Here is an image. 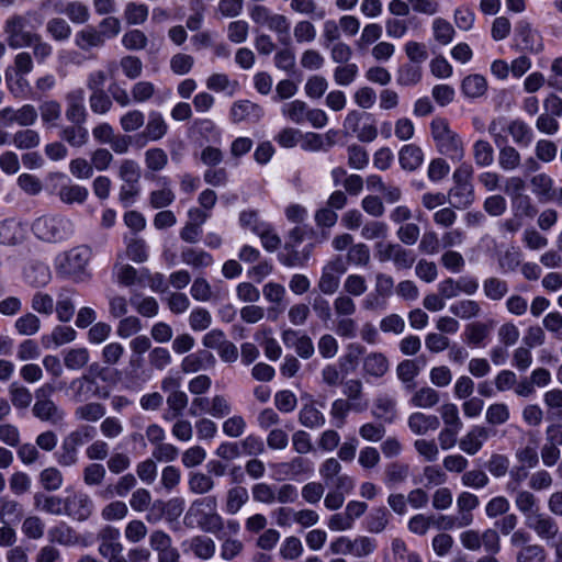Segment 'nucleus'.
<instances>
[{
  "label": "nucleus",
  "mask_w": 562,
  "mask_h": 562,
  "mask_svg": "<svg viewBox=\"0 0 562 562\" xmlns=\"http://www.w3.org/2000/svg\"><path fill=\"white\" fill-rule=\"evenodd\" d=\"M387 358L381 352H370L363 359L364 374L381 378L389 371Z\"/></svg>",
  "instance_id": "33"
},
{
  "label": "nucleus",
  "mask_w": 562,
  "mask_h": 562,
  "mask_svg": "<svg viewBox=\"0 0 562 562\" xmlns=\"http://www.w3.org/2000/svg\"><path fill=\"white\" fill-rule=\"evenodd\" d=\"M413 447L418 457L425 462H436L439 459V447L434 439H416Z\"/></svg>",
  "instance_id": "56"
},
{
  "label": "nucleus",
  "mask_w": 562,
  "mask_h": 562,
  "mask_svg": "<svg viewBox=\"0 0 562 562\" xmlns=\"http://www.w3.org/2000/svg\"><path fill=\"white\" fill-rule=\"evenodd\" d=\"M76 291L70 288H63L55 302L56 317L60 323H69L76 314Z\"/></svg>",
  "instance_id": "16"
},
{
  "label": "nucleus",
  "mask_w": 562,
  "mask_h": 562,
  "mask_svg": "<svg viewBox=\"0 0 562 562\" xmlns=\"http://www.w3.org/2000/svg\"><path fill=\"white\" fill-rule=\"evenodd\" d=\"M198 526L205 532L215 535L221 538V532L224 530V519L217 513H206L195 516Z\"/></svg>",
  "instance_id": "55"
},
{
  "label": "nucleus",
  "mask_w": 562,
  "mask_h": 562,
  "mask_svg": "<svg viewBox=\"0 0 562 562\" xmlns=\"http://www.w3.org/2000/svg\"><path fill=\"white\" fill-rule=\"evenodd\" d=\"M499 149L498 165L505 171H513L520 166L521 157L518 150L509 146L507 143L504 145H496Z\"/></svg>",
  "instance_id": "51"
},
{
  "label": "nucleus",
  "mask_w": 562,
  "mask_h": 562,
  "mask_svg": "<svg viewBox=\"0 0 562 562\" xmlns=\"http://www.w3.org/2000/svg\"><path fill=\"white\" fill-rule=\"evenodd\" d=\"M423 79V66L404 63L396 70V83L402 87L417 86Z\"/></svg>",
  "instance_id": "30"
},
{
  "label": "nucleus",
  "mask_w": 562,
  "mask_h": 562,
  "mask_svg": "<svg viewBox=\"0 0 562 562\" xmlns=\"http://www.w3.org/2000/svg\"><path fill=\"white\" fill-rule=\"evenodd\" d=\"M69 495L65 497V515L83 521L89 518L93 509L91 497L82 491L66 490Z\"/></svg>",
  "instance_id": "9"
},
{
  "label": "nucleus",
  "mask_w": 562,
  "mask_h": 562,
  "mask_svg": "<svg viewBox=\"0 0 562 562\" xmlns=\"http://www.w3.org/2000/svg\"><path fill=\"white\" fill-rule=\"evenodd\" d=\"M205 86L210 91L223 93L226 97H233L239 90V83L235 79H231L225 72H213L206 80Z\"/></svg>",
  "instance_id": "20"
},
{
  "label": "nucleus",
  "mask_w": 562,
  "mask_h": 562,
  "mask_svg": "<svg viewBox=\"0 0 562 562\" xmlns=\"http://www.w3.org/2000/svg\"><path fill=\"white\" fill-rule=\"evenodd\" d=\"M75 44L82 50H89L93 47L103 46L104 42L99 31L92 26H87L76 33Z\"/></svg>",
  "instance_id": "42"
},
{
  "label": "nucleus",
  "mask_w": 562,
  "mask_h": 562,
  "mask_svg": "<svg viewBox=\"0 0 562 562\" xmlns=\"http://www.w3.org/2000/svg\"><path fill=\"white\" fill-rule=\"evenodd\" d=\"M487 80L483 75L471 74L461 81V92L468 99H479L487 91Z\"/></svg>",
  "instance_id": "27"
},
{
  "label": "nucleus",
  "mask_w": 562,
  "mask_h": 562,
  "mask_svg": "<svg viewBox=\"0 0 562 562\" xmlns=\"http://www.w3.org/2000/svg\"><path fill=\"white\" fill-rule=\"evenodd\" d=\"M449 311L461 319H471L481 315L482 307L474 300H461L452 303Z\"/></svg>",
  "instance_id": "50"
},
{
  "label": "nucleus",
  "mask_w": 562,
  "mask_h": 562,
  "mask_svg": "<svg viewBox=\"0 0 562 562\" xmlns=\"http://www.w3.org/2000/svg\"><path fill=\"white\" fill-rule=\"evenodd\" d=\"M281 339L286 348L294 349L303 359H308L314 355V344L305 334L289 328L283 330Z\"/></svg>",
  "instance_id": "14"
},
{
  "label": "nucleus",
  "mask_w": 562,
  "mask_h": 562,
  "mask_svg": "<svg viewBox=\"0 0 562 562\" xmlns=\"http://www.w3.org/2000/svg\"><path fill=\"white\" fill-rule=\"evenodd\" d=\"M78 333L69 325H57L53 328L50 334L42 337V342L45 348H58L60 346L70 344L76 340Z\"/></svg>",
  "instance_id": "23"
},
{
  "label": "nucleus",
  "mask_w": 562,
  "mask_h": 562,
  "mask_svg": "<svg viewBox=\"0 0 562 562\" xmlns=\"http://www.w3.org/2000/svg\"><path fill=\"white\" fill-rule=\"evenodd\" d=\"M106 408L102 403L88 402L75 409V417L78 420L95 423L104 417Z\"/></svg>",
  "instance_id": "44"
},
{
  "label": "nucleus",
  "mask_w": 562,
  "mask_h": 562,
  "mask_svg": "<svg viewBox=\"0 0 562 562\" xmlns=\"http://www.w3.org/2000/svg\"><path fill=\"white\" fill-rule=\"evenodd\" d=\"M190 294L198 302H211L220 299L221 296H226L227 291L221 293L220 290H213L205 278L199 277L194 279L190 288Z\"/></svg>",
  "instance_id": "28"
},
{
  "label": "nucleus",
  "mask_w": 562,
  "mask_h": 562,
  "mask_svg": "<svg viewBox=\"0 0 562 562\" xmlns=\"http://www.w3.org/2000/svg\"><path fill=\"white\" fill-rule=\"evenodd\" d=\"M483 293L491 301L503 300L509 291L507 281L497 277H490L483 281Z\"/></svg>",
  "instance_id": "49"
},
{
  "label": "nucleus",
  "mask_w": 562,
  "mask_h": 562,
  "mask_svg": "<svg viewBox=\"0 0 562 562\" xmlns=\"http://www.w3.org/2000/svg\"><path fill=\"white\" fill-rule=\"evenodd\" d=\"M532 192L541 199L551 200L554 196L553 180L546 173H539L531 179Z\"/></svg>",
  "instance_id": "62"
},
{
  "label": "nucleus",
  "mask_w": 562,
  "mask_h": 562,
  "mask_svg": "<svg viewBox=\"0 0 562 562\" xmlns=\"http://www.w3.org/2000/svg\"><path fill=\"white\" fill-rule=\"evenodd\" d=\"M215 358L209 351L202 350L186 356L181 361V370L183 373L190 374L212 368Z\"/></svg>",
  "instance_id": "22"
},
{
  "label": "nucleus",
  "mask_w": 562,
  "mask_h": 562,
  "mask_svg": "<svg viewBox=\"0 0 562 562\" xmlns=\"http://www.w3.org/2000/svg\"><path fill=\"white\" fill-rule=\"evenodd\" d=\"M423 359H407L400 362L396 367L397 379L404 384L405 390H412L415 386V379L425 367Z\"/></svg>",
  "instance_id": "21"
},
{
  "label": "nucleus",
  "mask_w": 562,
  "mask_h": 562,
  "mask_svg": "<svg viewBox=\"0 0 562 562\" xmlns=\"http://www.w3.org/2000/svg\"><path fill=\"white\" fill-rule=\"evenodd\" d=\"M525 526L532 530L539 539L554 547L558 555L562 554V533L552 517L540 512L526 520Z\"/></svg>",
  "instance_id": "4"
},
{
  "label": "nucleus",
  "mask_w": 562,
  "mask_h": 562,
  "mask_svg": "<svg viewBox=\"0 0 562 562\" xmlns=\"http://www.w3.org/2000/svg\"><path fill=\"white\" fill-rule=\"evenodd\" d=\"M248 499L249 494L246 487L234 486L227 491L224 510L229 515H235Z\"/></svg>",
  "instance_id": "41"
},
{
  "label": "nucleus",
  "mask_w": 562,
  "mask_h": 562,
  "mask_svg": "<svg viewBox=\"0 0 562 562\" xmlns=\"http://www.w3.org/2000/svg\"><path fill=\"white\" fill-rule=\"evenodd\" d=\"M383 34V29L379 23L366 24L361 31L360 37L356 41V47L359 50H366L369 46L376 44Z\"/></svg>",
  "instance_id": "57"
},
{
  "label": "nucleus",
  "mask_w": 562,
  "mask_h": 562,
  "mask_svg": "<svg viewBox=\"0 0 562 562\" xmlns=\"http://www.w3.org/2000/svg\"><path fill=\"white\" fill-rule=\"evenodd\" d=\"M439 401V393L435 389L430 386H423L413 393L409 404L413 407L430 409L435 407Z\"/></svg>",
  "instance_id": "35"
},
{
  "label": "nucleus",
  "mask_w": 562,
  "mask_h": 562,
  "mask_svg": "<svg viewBox=\"0 0 562 562\" xmlns=\"http://www.w3.org/2000/svg\"><path fill=\"white\" fill-rule=\"evenodd\" d=\"M188 395L183 391L175 392L168 394L167 396V406L168 409L164 415V419L169 422L180 417L188 406Z\"/></svg>",
  "instance_id": "47"
},
{
  "label": "nucleus",
  "mask_w": 562,
  "mask_h": 562,
  "mask_svg": "<svg viewBox=\"0 0 562 562\" xmlns=\"http://www.w3.org/2000/svg\"><path fill=\"white\" fill-rule=\"evenodd\" d=\"M56 178L61 180V184L57 191L59 200L65 204H82L89 195L86 187L71 182L64 173H56Z\"/></svg>",
  "instance_id": "13"
},
{
  "label": "nucleus",
  "mask_w": 562,
  "mask_h": 562,
  "mask_svg": "<svg viewBox=\"0 0 562 562\" xmlns=\"http://www.w3.org/2000/svg\"><path fill=\"white\" fill-rule=\"evenodd\" d=\"M431 34L435 42L446 46L453 41L456 31L448 20L443 18H435L431 22Z\"/></svg>",
  "instance_id": "39"
},
{
  "label": "nucleus",
  "mask_w": 562,
  "mask_h": 562,
  "mask_svg": "<svg viewBox=\"0 0 562 562\" xmlns=\"http://www.w3.org/2000/svg\"><path fill=\"white\" fill-rule=\"evenodd\" d=\"M263 116V110L256 103L248 100H239L232 104L229 117L233 123L243 121L257 122Z\"/></svg>",
  "instance_id": "17"
},
{
  "label": "nucleus",
  "mask_w": 562,
  "mask_h": 562,
  "mask_svg": "<svg viewBox=\"0 0 562 562\" xmlns=\"http://www.w3.org/2000/svg\"><path fill=\"white\" fill-rule=\"evenodd\" d=\"M518 36L526 50L538 53L543 47L541 35L528 23H521L518 26Z\"/></svg>",
  "instance_id": "37"
},
{
  "label": "nucleus",
  "mask_w": 562,
  "mask_h": 562,
  "mask_svg": "<svg viewBox=\"0 0 562 562\" xmlns=\"http://www.w3.org/2000/svg\"><path fill=\"white\" fill-rule=\"evenodd\" d=\"M307 110L308 105L304 101L293 100L282 105L281 113L286 120L295 124H303L306 122Z\"/></svg>",
  "instance_id": "54"
},
{
  "label": "nucleus",
  "mask_w": 562,
  "mask_h": 562,
  "mask_svg": "<svg viewBox=\"0 0 562 562\" xmlns=\"http://www.w3.org/2000/svg\"><path fill=\"white\" fill-rule=\"evenodd\" d=\"M11 143L20 150L33 149L40 145L41 136L35 130L23 128L13 134Z\"/></svg>",
  "instance_id": "52"
},
{
  "label": "nucleus",
  "mask_w": 562,
  "mask_h": 562,
  "mask_svg": "<svg viewBox=\"0 0 562 562\" xmlns=\"http://www.w3.org/2000/svg\"><path fill=\"white\" fill-rule=\"evenodd\" d=\"M168 130L164 115L158 111H150L142 135L149 142H157L168 133Z\"/></svg>",
  "instance_id": "25"
},
{
  "label": "nucleus",
  "mask_w": 562,
  "mask_h": 562,
  "mask_svg": "<svg viewBox=\"0 0 562 562\" xmlns=\"http://www.w3.org/2000/svg\"><path fill=\"white\" fill-rule=\"evenodd\" d=\"M347 268L340 258H336L327 262L322 270V276L318 281V289L322 293L331 295L340 284V278L346 272Z\"/></svg>",
  "instance_id": "10"
},
{
  "label": "nucleus",
  "mask_w": 562,
  "mask_h": 562,
  "mask_svg": "<svg viewBox=\"0 0 562 562\" xmlns=\"http://www.w3.org/2000/svg\"><path fill=\"white\" fill-rule=\"evenodd\" d=\"M150 548L157 553L158 562H180V553L172 546L170 536L161 530L154 531L149 537Z\"/></svg>",
  "instance_id": "11"
},
{
  "label": "nucleus",
  "mask_w": 562,
  "mask_h": 562,
  "mask_svg": "<svg viewBox=\"0 0 562 562\" xmlns=\"http://www.w3.org/2000/svg\"><path fill=\"white\" fill-rule=\"evenodd\" d=\"M479 497L470 492H462L457 498L459 509L458 524L459 528L469 526L472 520L471 512L479 506Z\"/></svg>",
  "instance_id": "26"
},
{
  "label": "nucleus",
  "mask_w": 562,
  "mask_h": 562,
  "mask_svg": "<svg viewBox=\"0 0 562 562\" xmlns=\"http://www.w3.org/2000/svg\"><path fill=\"white\" fill-rule=\"evenodd\" d=\"M90 361V352L86 347L69 348L64 352V364L70 371L83 369Z\"/></svg>",
  "instance_id": "36"
},
{
  "label": "nucleus",
  "mask_w": 562,
  "mask_h": 562,
  "mask_svg": "<svg viewBox=\"0 0 562 562\" xmlns=\"http://www.w3.org/2000/svg\"><path fill=\"white\" fill-rule=\"evenodd\" d=\"M86 94L83 89L77 88L66 95L67 109L66 117L72 124H85L87 121V110L85 105Z\"/></svg>",
  "instance_id": "15"
},
{
  "label": "nucleus",
  "mask_w": 562,
  "mask_h": 562,
  "mask_svg": "<svg viewBox=\"0 0 562 562\" xmlns=\"http://www.w3.org/2000/svg\"><path fill=\"white\" fill-rule=\"evenodd\" d=\"M35 507L50 515H65V498L53 495L37 494L34 497Z\"/></svg>",
  "instance_id": "38"
},
{
  "label": "nucleus",
  "mask_w": 562,
  "mask_h": 562,
  "mask_svg": "<svg viewBox=\"0 0 562 562\" xmlns=\"http://www.w3.org/2000/svg\"><path fill=\"white\" fill-rule=\"evenodd\" d=\"M300 423L306 428H319L325 425L324 414L313 404H305L299 413Z\"/></svg>",
  "instance_id": "46"
},
{
  "label": "nucleus",
  "mask_w": 562,
  "mask_h": 562,
  "mask_svg": "<svg viewBox=\"0 0 562 562\" xmlns=\"http://www.w3.org/2000/svg\"><path fill=\"white\" fill-rule=\"evenodd\" d=\"M126 243V256L136 263L147 260L148 251L144 239L136 237H124Z\"/></svg>",
  "instance_id": "63"
},
{
  "label": "nucleus",
  "mask_w": 562,
  "mask_h": 562,
  "mask_svg": "<svg viewBox=\"0 0 562 562\" xmlns=\"http://www.w3.org/2000/svg\"><path fill=\"white\" fill-rule=\"evenodd\" d=\"M255 235L260 238L262 247L269 252L276 251L281 245V238L269 223L257 226Z\"/></svg>",
  "instance_id": "60"
},
{
  "label": "nucleus",
  "mask_w": 562,
  "mask_h": 562,
  "mask_svg": "<svg viewBox=\"0 0 562 562\" xmlns=\"http://www.w3.org/2000/svg\"><path fill=\"white\" fill-rule=\"evenodd\" d=\"M188 549L201 560H210L216 551L215 542L206 536H195L187 541Z\"/></svg>",
  "instance_id": "32"
},
{
  "label": "nucleus",
  "mask_w": 562,
  "mask_h": 562,
  "mask_svg": "<svg viewBox=\"0 0 562 562\" xmlns=\"http://www.w3.org/2000/svg\"><path fill=\"white\" fill-rule=\"evenodd\" d=\"M42 124L46 128H53L57 126L58 121L61 117V105L55 100H47L38 106Z\"/></svg>",
  "instance_id": "43"
},
{
  "label": "nucleus",
  "mask_w": 562,
  "mask_h": 562,
  "mask_svg": "<svg viewBox=\"0 0 562 562\" xmlns=\"http://www.w3.org/2000/svg\"><path fill=\"white\" fill-rule=\"evenodd\" d=\"M396 405V400L393 396L379 395L374 401L372 415L386 424H392L397 417Z\"/></svg>",
  "instance_id": "24"
},
{
  "label": "nucleus",
  "mask_w": 562,
  "mask_h": 562,
  "mask_svg": "<svg viewBox=\"0 0 562 562\" xmlns=\"http://www.w3.org/2000/svg\"><path fill=\"white\" fill-rule=\"evenodd\" d=\"M53 392L54 387L50 384H45L42 387H40L36 392L37 400L33 405L32 412L36 418L43 422L58 424L65 417L64 411L60 409L52 400L40 398L41 394L45 396L49 395Z\"/></svg>",
  "instance_id": "8"
},
{
  "label": "nucleus",
  "mask_w": 562,
  "mask_h": 562,
  "mask_svg": "<svg viewBox=\"0 0 562 562\" xmlns=\"http://www.w3.org/2000/svg\"><path fill=\"white\" fill-rule=\"evenodd\" d=\"M99 553L104 558L113 554L123 553V544L121 543V532L117 528L105 527L100 532Z\"/></svg>",
  "instance_id": "19"
},
{
  "label": "nucleus",
  "mask_w": 562,
  "mask_h": 562,
  "mask_svg": "<svg viewBox=\"0 0 562 562\" xmlns=\"http://www.w3.org/2000/svg\"><path fill=\"white\" fill-rule=\"evenodd\" d=\"M510 418V411L505 403H493L487 406L485 420L488 425L499 426L506 424Z\"/></svg>",
  "instance_id": "61"
},
{
  "label": "nucleus",
  "mask_w": 562,
  "mask_h": 562,
  "mask_svg": "<svg viewBox=\"0 0 562 562\" xmlns=\"http://www.w3.org/2000/svg\"><path fill=\"white\" fill-rule=\"evenodd\" d=\"M34 236L48 244H59L75 234V223L66 215L48 213L36 217L31 226Z\"/></svg>",
  "instance_id": "1"
},
{
  "label": "nucleus",
  "mask_w": 562,
  "mask_h": 562,
  "mask_svg": "<svg viewBox=\"0 0 562 562\" xmlns=\"http://www.w3.org/2000/svg\"><path fill=\"white\" fill-rule=\"evenodd\" d=\"M490 436L491 429L482 425H474L459 440V448L468 456H474L483 448Z\"/></svg>",
  "instance_id": "12"
},
{
  "label": "nucleus",
  "mask_w": 562,
  "mask_h": 562,
  "mask_svg": "<svg viewBox=\"0 0 562 562\" xmlns=\"http://www.w3.org/2000/svg\"><path fill=\"white\" fill-rule=\"evenodd\" d=\"M375 258L380 262L392 261L397 269H408L415 261L412 251L403 248L400 244L385 241L375 244Z\"/></svg>",
  "instance_id": "6"
},
{
  "label": "nucleus",
  "mask_w": 562,
  "mask_h": 562,
  "mask_svg": "<svg viewBox=\"0 0 562 562\" xmlns=\"http://www.w3.org/2000/svg\"><path fill=\"white\" fill-rule=\"evenodd\" d=\"M93 437L92 428L85 426L70 432L63 441L59 451L56 453V460L59 465L69 468L78 462V447L86 439Z\"/></svg>",
  "instance_id": "5"
},
{
  "label": "nucleus",
  "mask_w": 562,
  "mask_h": 562,
  "mask_svg": "<svg viewBox=\"0 0 562 562\" xmlns=\"http://www.w3.org/2000/svg\"><path fill=\"white\" fill-rule=\"evenodd\" d=\"M439 151L446 155L454 162L462 161L464 157V147L462 140L453 132L449 136L436 143Z\"/></svg>",
  "instance_id": "31"
},
{
  "label": "nucleus",
  "mask_w": 562,
  "mask_h": 562,
  "mask_svg": "<svg viewBox=\"0 0 562 562\" xmlns=\"http://www.w3.org/2000/svg\"><path fill=\"white\" fill-rule=\"evenodd\" d=\"M546 550L542 546L533 543L525 546L516 557V562H544Z\"/></svg>",
  "instance_id": "64"
},
{
  "label": "nucleus",
  "mask_w": 562,
  "mask_h": 562,
  "mask_svg": "<svg viewBox=\"0 0 562 562\" xmlns=\"http://www.w3.org/2000/svg\"><path fill=\"white\" fill-rule=\"evenodd\" d=\"M398 156L401 167L408 171L418 169L424 162L423 150L413 144L403 146Z\"/></svg>",
  "instance_id": "34"
},
{
  "label": "nucleus",
  "mask_w": 562,
  "mask_h": 562,
  "mask_svg": "<svg viewBox=\"0 0 562 562\" xmlns=\"http://www.w3.org/2000/svg\"><path fill=\"white\" fill-rule=\"evenodd\" d=\"M359 75V67L355 63H347L337 66L334 69L333 78L337 86H350Z\"/></svg>",
  "instance_id": "59"
},
{
  "label": "nucleus",
  "mask_w": 562,
  "mask_h": 562,
  "mask_svg": "<svg viewBox=\"0 0 562 562\" xmlns=\"http://www.w3.org/2000/svg\"><path fill=\"white\" fill-rule=\"evenodd\" d=\"M488 334L490 329L483 323H471L465 326L463 333L465 342L474 348H484Z\"/></svg>",
  "instance_id": "40"
},
{
  "label": "nucleus",
  "mask_w": 562,
  "mask_h": 562,
  "mask_svg": "<svg viewBox=\"0 0 562 562\" xmlns=\"http://www.w3.org/2000/svg\"><path fill=\"white\" fill-rule=\"evenodd\" d=\"M407 426L414 435L425 436L436 431L440 426V422L436 415L415 412L408 416Z\"/></svg>",
  "instance_id": "18"
},
{
  "label": "nucleus",
  "mask_w": 562,
  "mask_h": 562,
  "mask_svg": "<svg viewBox=\"0 0 562 562\" xmlns=\"http://www.w3.org/2000/svg\"><path fill=\"white\" fill-rule=\"evenodd\" d=\"M26 18L22 15H13L5 21L4 33L11 48L18 49L33 44L36 34L26 31Z\"/></svg>",
  "instance_id": "7"
},
{
  "label": "nucleus",
  "mask_w": 562,
  "mask_h": 562,
  "mask_svg": "<svg viewBox=\"0 0 562 562\" xmlns=\"http://www.w3.org/2000/svg\"><path fill=\"white\" fill-rule=\"evenodd\" d=\"M488 133L495 145L507 143V134L520 146H529L532 142L531 128L520 120L509 121L505 117H496L488 125Z\"/></svg>",
  "instance_id": "3"
},
{
  "label": "nucleus",
  "mask_w": 562,
  "mask_h": 562,
  "mask_svg": "<svg viewBox=\"0 0 562 562\" xmlns=\"http://www.w3.org/2000/svg\"><path fill=\"white\" fill-rule=\"evenodd\" d=\"M515 506L525 521L541 512L538 498L529 491H518L514 498Z\"/></svg>",
  "instance_id": "29"
},
{
  "label": "nucleus",
  "mask_w": 562,
  "mask_h": 562,
  "mask_svg": "<svg viewBox=\"0 0 562 562\" xmlns=\"http://www.w3.org/2000/svg\"><path fill=\"white\" fill-rule=\"evenodd\" d=\"M92 257V250L87 245H78L59 252L54 259V268L63 278L76 282L85 280L86 268Z\"/></svg>",
  "instance_id": "2"
},
{
  "label": "nucleus",
  "mask_w": 562,
  "mask_h": 562,
  "mask_svg": "<svg viewBox=\"0 0 562 562\" xmlns=\"http://www.w3.org/2000/svg\"><path fill=\"white\" fill-rule=\"evenodd\" d=\"M23 238L22 228L14 220H4L0 222V244L13 246Z\"/></svg>",
  "instance_id": "48"
},
{
  "label": "nucleus",
  "mask_w": 562,
  "mask_h": 562,
  "mask_svg": "<svg viewBox=\"0 0 562 562\" xmlns=\"http://www.w3.org/2000/svg\"><path fill=\"white\" fill-rule=\"evenodd\" d=\"M215 486V482L206 473L203 472H191L188 476L189 491L195 495H204L210 493Z\"/></svg>",
  "instance_id": "45"
},
{
  "label": "nucleus",
  "mask_w": 562,
  "mask_h": 562,
  "mask_svg": "<svg viewBox=\"0 0 562 562\" xmlns=\"http://www.w3.org/2000/svg\"><path fill=\"white\" fill-rule=\"evenodd\" d=\"M61 138L72 147H82L89 140V132L83 124H74L63 128Z\"/></svg>",
  "instance_id": "53"
},
{
  "label": "nucleus",
  "mask_w": 562,
  "mask_h": 562,
  "mask_svg": "<svg viewBox=\"0 0 562 562\" xmlns=\"http://www.w3.org/2000/svg\"><path fill=\"white\" fill-rule=\"evenodd\" d=\"M181 260L193 268H206L214 262L213 257L209 252L193 248L184 249L181 252Z\"/></svg>",
  "instance_id": "58"
}]
</instances>
